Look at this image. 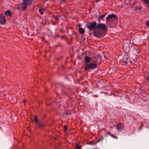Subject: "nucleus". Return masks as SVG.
<instances>
[{
    "mask_svg": "<svg viewBox=\"0 0 149 149\" xmlns=\"http://www.w3.org/2000/svg\"><path fill=\"white\" fill-rule=\"evenodd\" d=\"M96 22H92L87 26V27L89 30L91 31L93 30L96 26Z\"/></svg>",
    "mask_w": 149,
    "mask_h": 149,
    "instance_id": "5",
    "label": "nucleus"
},
{
    "mask_svg": "<svg viewBox=\"0 0 149 149\" xmlns=\"http://www.w3.org/2000/svg\"><path fill=\"white\" fill-rule=\"evenodd\" d=\"M97 29H100L102 31H104L105 33H107V27L105 24L102 23L98 24L97 25L96 27Z\"/></svg>",
    "mask_w": 149,
    "mask_h": 149,
    "instance_id": "4",
    "label": "nucleus"
},
{
    "mask_svg": "<svg viewBox=\"0 0 149 149\" xmlns=\"http://www.w3.org/2000/svg\"><path fill=\"white\" fill-rule=\"evenodd\" d=\"M44 126V125L43 123H40L38 124V127L40 128H41L43 127Z\"/></svg>",
    "mask_w": 149,
    "mask_h": 149,
    "instance_id": "13",
    "label": "nucleus"
},
{
    "mask_svg": "<svg viewBox=\"0 0 149 149\" xmlns=\"http://www.w3.org/2000/svg\"><path fill=\"white\" fill-rule=\"evenodd\" d=\"M106 34V33L102 30L97 29H94L93 31V35L94 36L98 38H100L104 36Z\"/></svg>",
    "mask_w": 149,
    "mask_h": 149,
    "instance_id": "1",
    "label": "nucleus"
},
{
    "mask_svg": "<svg viewBox=\"0 0 149 149\" xmlns=\"http://www.w3.org/2000/svg\"><path fill=\"white\" fill-rule=\"evenodd\" d=\"M100 139H99V140H98V141H96L95 142V144H96L97 143L99 142V141H100Z\"/></svg>",
    "mask_w": 149,
    "mask_h": 149,
    "instance_id": "24",
    "label": "nucleus"
},
{
    "mask_svg": "<svg viewBox=\"0 0 149 149\" xmlns=\"http://www.w3.org/2000/svg\"><path fill=\"white\" fill-rule=\"evenodd\" d=\"M65 114L66 115H69V114H70V113H68V112H66V113H65Z\"/></svg>",
    "mask_w": 149,
    "mask_h": 149,
    "instance_id": "23",
    "label": "nucleus"
},
{
    "mask_svg": "<svg viewBox=\"0 0 149 149\" xmlns=\"http://www.w3.org/2000/svg\"><path fill=\"white\" fill-rule=\"evenodd\" d=\"M84 60L86 62V63H89V62L91 61V58L88 56H86L85 57Z\"/></svg>",
    "mask_w": 149,
    "mask_h": 149,
    "instance_id": "9",
    "label": "nucleus"
},
{
    "mask_svg": "<svg viewBox=\"0 0 149 149\" xmlns=\"http://www.w3.org/2000/svg\"><path fill=\"white\" fill-rule=\"evenodd\" d=\"M129 51V49H127L126 51H127V52H128Z\"/></svg>",
    "mask_w": 149,
    "mask_h": 149,
    "instance_id": "25",
    "label": "nucleus"
},
{
    "mask_svg": "<svg viewBox=\"0 0 149 149\" xmlns=\"http://www.w3.org/2000/svg\"><path fill=\"white\" fill-rule=\"evenodd\" d=\"M107 133L108 134H109V135H111L113 138L115 139H117L116 137L114 135H113L111 134L109 132H108Z\"/></svg>",
    "mask_w": 149,
    "mask_h": 149,
    "instance_id": "17",
    "label": "nucleus"
},
{
    "mask_svg": "<svg viewBox=\"0 0 149 149\" xmlns=\"http://www.w3.org/2000/svg\"><path fill=\"white\" fill-rule=\"evenodd\" d=\"M116 17V15L114 14H111L108 15L106 17V22H108L110 21V19L114 18Z\"/></svg>",
    "mask_w": 149,
    "mask_h": 149,
    "instance_id": "6",
    "label": "nucleus"
},
{
    "mask_svg": "<svg viewBox=\"0 0 149 149\" xmlns=\"http://www.w3.org/2000/svg\"><path fill=\"white\" fill-rule=\"evenodd\" d=\"M64 128L65 130H67V127L65 126L64 127Z\"/></svg>",
    "mask_w": 149,
    "mask_h": 149,
    "instance_id": "20",
    "label": "nucleus"
},
{
    "mask_svg": "<svg viewBox=\"0 0 149 149\" xmlns=\"http://www.w3.org/2000/svg\"><path fill=\"white\" fill-rule=\"evenodd\" d=\"M124 127V126L123 124L121 123L117 124L116 125V129L119 131H121L123 130V129Z\"/></svg>",
    "mask_w": 149,
    "mask_h": 149,
    "instance_id": "7",
    "label": "nucleus"
},
{
    "mask_svg": "<svg viewBox=\"0 0 149 149\" xmlns=\"http://www.w3.org/2000/svg\"><path fill=\"white\" fill-rule=\"evenodd\" d=\"M32 3V0H23V2L22 3V8L23 10L26 9L29 5H31Z\"/></svg>",
    "mask_w": 149,
    "mask_h": 149,
    "instance_id": "3",
    "label": "nucleus"
},
{
    "mask_svg": "<svg viewBox=\"0 0 149 149\" xmlns=\"http://www.w3.org/2000/svg\"><path fill=\"white\" fill-rule=\"evenodd\" d=\"M20 7H17V9H20Z\"/></svg>",
    "mask_w": 149,
    "mask_h": 149,
    "instance_id": "28",
    "label": "nucleus"
},
{
    "mask_svg": "<svg viewBox=\"0 0 149 149\" xmlns=\"http://www.w3.org/2000/svg\"><path fill=\"white\" fill-rule=\"evenodd\" d=\"M62 0V1H63V2H64L65 0Z\"/></svg>",
    "mask_w": 149,
    "mask_h": 149,
    "instance_id": "29",
    "label": "nucleus"
},
{
    "mask_svg": "<svg viewBox=\"0 0 149 149\" xmlns=\"http://www.w3.org/2000/svg\"><path fill=\"white\" fill-rule=\"evenodd\" d=\"M81 26L80 24H79V26Z\"/></svg>",
    "mask_w": 149,
    "mask_h": 149,
    "instance_id": "30",
    "label": "nucleus"
},
{
    "mask_svg": "<svg viewBox=\"0 0 149 149\" xmlns=\"http://www.w3.org/2000/svg\"><path fill=\"white\" fill-rule=\"evenodd\" d=\"M106 13L102 15L103 17H104L106 15Z\"/></svg>",
    "mask_w": 149,
    "mask_h": 149,
    "instance_id": "26",
    "label": "nucleus"
},
{
    "mask_svg": "<svg viewBox=\"0 0 149 149\" xmlns=\"http://www.w3.org/2000/svg\"><path fill=\"white\" fill-rule=\"evenodd\" d=\"M141 9V7H139L137 8V10H140Z\"/></svg>",
    "mask_w": 149,
    "mask_h": 149,
    "instance_id": "19",
    "label": "nucleus"
},
{
    "mask_svg": "<svg viewBox=\"0 0 149 149\" xmlns=\"http://www.w3.org/2000/svg\"><path fill=\"white\" fill-rule=\"evenodd\" d=\"M97 66L96 63L95 61H94L88 63H85L84 68L86 70L92 69L95 68Z\"/></svg>",
    "mask_w": 149,
    "mask_h": 149,
    "instance_id": "2",
    "label": "nucleus"
},
{
    "mask_svg": "<svg viewBox=\"0 0 149 149\" xmlns=\"http://www.w3.org/2000/svg\"><path fill=\"white\" fill-rule=\"evenodd\" d=\"M97 96V95H95V96Z\"/></svg>",
    "mask_w": 149,
    "mask_h": 149,
    "instance_id": "32",
    "label": "nucleus"
},
{
    "mask_svg": "<svg viewBox=\"0 0 149 149\" xmlns=\"http://www.w3.org/2000/svg\"><path fill=\"white\" fill-rule=\"evenodd\" d=\"M6 19L5 17L2 14L0 15V23L3 24H5Z\"/></svg>",
    "mask_w": 149,
    "mask_h": 149,
    "instance_id": "8",
    "label": "nucleus"
},
{
    "mask_svg": "<svg viewBox=\"0 0 149 149\" xmlns=\"http://www.w3.org/2000/svg\"><path fill=\"white\" fill-rule=\"evenodd\" d=\"M43 9L42 8V10H43ZM39 12L40 13V14H41V15H42L43 14V11H42L41 10V9H39Z\"/></svg>",
    "mask_w": 149,
    "mask_h": 149,
    "instance_id": "16",
    "label": "nucleus"
},
{
    "mask_svg": "<svg viewBox=\"0 0 149 149\" xmlns=\"http://www.w3.org/2000/svg\"><path fill=\"white\" fill-rule=\"evenodd\" d=\"M146 24L147 26H149V22L148 21H147Z\"/></svg>",
    "mask_w": 149,
    "mask_h": 149,
    "instance_id": "18",
    "label": "nucleus"
},
{
    "mask_svg": "<svg viewBox=\"0 0 149 149\" xmlns=\"http://www.w3.org/2000/svg\"><path fill=\"white\" fill-rule=\"evenodd\" d=\"M34 120L35 121L36 123H38V120L36 116H34Z\"/></svg>",
    "mask_w": 149,
    "mask_h": 149,
    "instance_id": "14",
    "label": "nucleus"
},
{
    "mask_svg": "<svg viewBox=\"0 0 149 149\" xmlns=\"http://www.w3.org/2000/svg\"><path fill=\"white\" fill-rule=\"evenodd\" d=\"M128 59L126 57H124L123 58V61L125 64H127L128 61Z\"/></svg>",
    "mask_w": 149,
    "mask_h": 149,
    "instance_id": "10",
    "label": "nucleus"
},
{
    "mask_svg": "<svg viewBox=\"0 0 149 149\" xmlns=\"http://www.w3.org/2000/svg\"><path fill=\"white\" fill-rule=\"evenodd\" d=\"M5 14L6 15L10 16L11 15V13L10 11L7 10L5 12Z\"/></svg>",
    "mask_w": 149,
    "mask_h": 149,
    "instance_id": "11",
    "label": "nucleus"
},
{
    "mask_svg": "<svg viewBox=\"0 0 149 149\" xmlns=\"http://www.w3.org/2000/svg\"><path fill=\"white\" fill-rule=\"evenodd\" d=\"M103 17V16L102 15L100 16V17H99L98 18H99L100 19H101Z\"/></svg>",
    "mask_w": 149,
    "mask_h": 149,
    "instance_id": "21",
    "label": "nucleus"
},
{
    "mask_svg": "<svg viewBox=\"0 0 149 149\" xmlns=\"http://www.w3.org/2000/svg\"><path fill=\"white\" fill-rule=\"evenodd\" d=\"M147 80L148 81H149V80L148 79H147Z\"/></svg>",
    "mask_w": 149,
    "mask_h": 149,
    "instance_id": "31",
    "label": "nucleus"
},
{
    "mask_svg": "<svg viewBox=\"0 0 149 149\" xmlns=\"http://www.w3.org/2000/svg\"><path fill=\"white\" fill-rule=\"evenodd\" d=\"M98 20L99 22H100V19L98 17Z\"/></svg>",
    "mask_w": 149,
    "mask_h": 149,
    "instance_id": "27",
    "label": "nucleus"
},
{
    "mask_svg": "<svg viewBox=\"0 0 149 149\" xmlns=\"http://www.w3.org/2000/svg\"><path fill=\"white\" fill-rule=\"evenodd\" d=\"M24 102H25V100H24Z\"/></svg>",
    "mask_w": 149,
    "mask_h": 149,
    "instance_id": "33",
    "label": "nucleus"
},
{
    "mask_svg": "<svg viewBox=\"0 0 149 149\" xmlns=\"http://www.w3.org/2000/svg\"><path fill=\"white\" fill-rule=\"evenodd\" d=\"M79 32L81 34L84 33L85 32L84 30L81 27L79 28Z\"/></svg>",
    "mask_w": 149,
    "mask_h": 149,
    "instance_id": "12",
    "label": "nucleus"
},
{
    "mask_svg": "<svg viewBox=\"0 0 149 149\" xmlns=\"http://www.w3.org/2000/svg\"><path fill=\"white\" fill-rule=\"evenodd\" d=\"M76 148L77 149H80L81 148V146L79 145H76Z\"/></svg>",
    "mask_w": 149,
    "mask_h": 149,
    "instance_id": "15",
    "label": "nucleus"
},
{
    "mask_svg": "<svg viewBox=\"0 0 149 149\" xmlns=\"http://www.w3.org/2000/svg\"><path fill=\"white\" fill-rule=\"evenodd\" d=\"M54 18L55 19H56L57 20H58V17L57 16H55L54 17Z\"/></svg>",
    "mask_w": 149,
    "mask_h": 149,
    "instance_id": "22",
    "label": "nucleus"
}]
</instances>
